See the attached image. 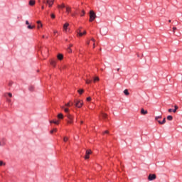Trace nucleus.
I'll return each mask as SVG.
<instances>
[{"mask_svg":"<svg viewBox=\"0 0 182 182\" xmlns=\"http://www.w3.org/2000/svg\"><path fill=\"white\" fill-rule=\"evenodd\" d=\"M57 131V129H53V130L50 131V134H53V133L56 132Z\"/></svg>","mask_w":182,"mask_h":182,"instance_id":"bb28decb","label":"nucleus"},{"mask_svg":"<svg viewBox=\"0 0 182 182\" xmlns=\"http://www.w3.org/2000/svg\"><path fill=\"white\" fill-rule=\"evenodd\" d=\"M92 42H95V38L91 39Z\"/></svg>","mask_w":182,"mask_h":182,"instance_id":"864d4df0","label":"nucleus"},{"mask_svg":"<svg viewBox=\"0 0 182 182\" xmlns=\"http://www.w3.org/2000/svg\"><path fill=\"white\" fill-rule=\"evenodd\" d=\"M63 8H66L64 4L58 6V9H63Z\"/></svg>","mask_w":182,"mask_h":182,"instance_id":"f8f14e48","label":"nucleus"},{"mask_svg":"<svg viewBox=\"0 0 182 182\" xmlns=\"http://www.w3.org/2000/svg\"><path fill=\"white\" fill-rule=\"evenodd\" d=\"M28 29H33V28H35V26H31V25H28L27 26Z\"/></svg>","mask_w":182,"mask_h":182,"instance_id":"cd10ccee","label":"nucleus"},{"mask_svg":"<svg viewBox=\"0 0 182 182\" xmlns=\"http://www.w3.org/2000/svg\"><path fill=\"white\" fill-rule=\"evenodd\" d=\"M100 117L103 120H107V114L105 112H102Z\"/></svg>","mask_w":182,"mask_h":182,"instance_id":"6e6552de","label":"nucleus"},{"mask_svg":"<svg viewBox=\"0 0 182 182\" xmlns=\"http://www.w3.org/2000/svg\"><path fill=\"white\" fill-rule=\"evenodd\" d=\"M174 108H175V110H178V106L175 105V106H174Z\"/></svg>","mask_w":182,"mask_h":182,"instance_id":"37998d69","label":"nucleus"},{"mask_svg":"<svg viewBox=\"0 0 182 182\" xmlns=\"http://www.w3.org/2000/svg\"><path fill=\"white\" fill-rule=\"evenodd\" d=\"M64 111L65 113H69V109L68 108H64Z\"/></svg>","mask_w":182,"mask_h":182,"instance_id":"e433bc0d","label":"nucleus"},{"mask_svg":"<svg viewBox=\"0 0 182 182\" xmlns=\"http://www.w3.org/2000/svg\"><path fill=\"white\" fill-rule=\"evenodd\" d=\"M100 79H99V77H95L94 78V83H96V82H99Z\"/></svg>","mask_w":182,"mask_h":182,"instance_id":"a878e982","label":"nucleus"},{"mask_svg":"<svg viewBox=\"0 0 182 182\" xmlns=\"http://www.w3.org/2000/svg\"><path fill=\"white\" fill-rule=\"evenodd\" d=\"M6 144V139L0 138V146H4Z\"/></svg>","mask_w":182,"mask_h":182,"instance_id":"20e7f679","label":"nucleus"},{"mask_svg":"<svg viewBox=\"0 0 182 182\" xmlns=\"http://www.w3.org/2000/svg\"><path fill=\"white\" fill-rule=\"evenodd\" d=\"M12 85H14V82L9 81V86H12Z\"/></svg>","mask_w":182,"mask_h":182,"instance_id":"58836bf2","label":"nucleus"},{"mask_svg":"<svg viewBox=\"0 0 182 182\" xmlns=\"http://www.w3.org/2000/svg\"><path fill=\"white\" fill-rule=\"evenodd\" d=\"M62 59H63V55H62V54H58V60H62Z\"/></svg>","mask_w":182,"mask_h":182,"instance_id":"4468645a","label":"nucleus"},{"mask_svg":"<svg viewBox=\"0 0 182 182\" xmlns=\"http://www.w3.org/2000/svg\"><path fill=\"white\" fill-rule=\"evenodd\" d=\"M72 123H73V120L69 119V120L68 121V124H72Z\"/></svg>","mask_w":182,"mask_h":182,"instance_id":"473e14b6","label":"nucleus"},{"mask_svg":"<svg viewBox=\"0 0 182 182\" xmlns=\"http://www.w3.org/2000/svg\"><path fill=\"white\" fill-rule=\"evenodd\" d=\"M103 134H109V131H105L104 132H103Z\"/></svg>","mask_w":182,"mask_h":182,"instance_id":"79ce46f5","label":"nucleus"},{"mask_svg":"<svg viewBox=\"0 0 182 182\" xmlns=\"http://www.w3.org/2000/svg\"><path fill=\"white\" fill-rule=\"evenodd\" d=\"M50 65H51V66H53V68H55V66H56V62L55 60H52L50 61Z\"/></svg>","mask_w":182,"mask_h":182,"instance_id":"2eb2a0df","label":"nucleus"},{"mask_svg":"<svg viewBox=\"0 0 182 182\" xmlns=\"http://www.w3.org/2000/svg\"><path fill=\"white\" fill-rule=\"evenodd\" d=\"M168 22H169V23L171 22V20H169Z\"/></svg>","mask_w":182,"mask_h":182,"instance_id":"bf43d9fd","label":"nucleus"},{"mask_svg":"<svg viewBox=\"0 0 182 182\" xmlns=\"http://www.w3.org/2000/svg\"><path fill=\"white\" fill-rule=\"evenodd\" d=\"M71 15H72V16H75V14H71Z\"/></svg>","mask_w":182,"mask_h":182,"instance_id":"13d9d810","label":"nucleus"},{"mask_svg":"<svg viewBox=\"0 0 182 182\" xmlns=\"http://www.w3.org/2000/svg\"><path fill=\"white\" fill-rule=\"evenodd\" d=\"M75 107H78V109H80L83 106V101L76 100H75Z\"/></svg>","mask_w":182,"mask_h":182,"instance_id":"f257e3e1","label":"nucleus"},{"mask_svg":"<svg viewBox=\"0 0 182 182\" xmlns=\"http://www.w3.org/2000/svg\"><path fill=\"white\" fill-rule=\"evenodd\" d=\"M72 9L70 7H66L67 14H70Z\"/></svg>","mask_w":182,"mask_h":182,"instance_id":"6ab92c4d","label":"nucleus"},{"mask_svg":"<svg viewBox=\"0 0 182 182\" xmlns=\"http://www.w3.org/2000/svg\"><path fill=\"white\" fill-rule=\"evenodd\" d=\"M90 41H87V45H90Z\"/></svg>","mask_w":182,"mask_h":182,"instance_id":"3c124183","label":"nucleus"},{"mask_svg":"<svg viewBox=\"0 0 182 182\" xmlns=\"http://www.w3.org/2000/svg\"><path fill=\"white\" fill-rule=\"evenodd\" d=\"M124 93L125 96H129L130 95L128 90H124Z\"/></svg>","mask_w":182,"mask_h":182,"instance_id":"f3484780","label":"nucleus"},{"mask_svg":"<svg viewBox=\"0 0 182 182\" xmlns=\"http://www.w3.org/2000/svg\"><path fill=\"white\" fill-rule=\"evenodd\" d=\"M161 117H162L161 115L156 117L155 120H156V122H159V119H161Z\"/></svg>","mask_w":182,"mask_h":182,"instance_id":"c85d7f7f","label":"nucleus"},{"mask_svg":"<svg viewBox=\"0 0 182 182\" xmlns=\"http://www.w3.org/2000/svg\"><path fill=\"white\" fill-rule=\"evenodd\" d=\"M90 100H92V97H88L87 98V102H90Z\"/></svg>","mask_w":182,"mask_h":182,"instance_id":"ea45409f","label":"nucleus"},{"mask_svg":"<svg viewBox=\"0 0 182 182\" xmlns=\"http://www.w3.org/2000/svg\"><path fill=\"white\" fill-rule=\"evenodd\" d=\"M156 174H149V176H148V180L149 181H153V180H156Z\"/></svg>","mask_w":182,"mask_h":182,"instance_id":"39448f33","label":"nucleus"},{"mask_svg":"<svg viewBox=\"0 0 182 182\" xmlns=\"http://www.w3.org/2000/svg\"><path fill=\"white\" fill-rule=\"evenodd\" d=\"M84 90H78V93L80 95H82L83 93Z\"/></svg>","mask_w":182,"mask_h":182,"instance_id":"72a5a7b5","label":"nucleus"},{"mask_svg":"<svg viewBox=\"0 0 182 182\" xmlns=\"http://www.w3.org/2000/svg\"><path fill=\"white\" fill-rule=\"evenodd\" d=\"M159 124H164L166 123V118H164L162 121H158Z\"/></svg>","mask_w":182,"mask_h":182,"instance_id":"dca6fc26","label":"nucleus"},{"mask_svg":"<svg viewBox=\"0 0 182 182\" xmlns=\"http://www.w3.org/2000/svg\"><path fill=\"white\" fill-rule=\"evenodd\" d=\"M67 51L68 52V53H72V49L70 48V47H68Z\"/></svg>","mask_w":182,"mask_h":182,"instance_id":"c756f323","label":"nucleus"},{"mask_svg":"<svg viewBox=\"0 0 182 182\" xmlns=\"http://www.w3.org/2000/svg\"><path fill=\"white\" fill-rule=\"evenodd\" d=\"M28 90H29L30 92H33V91L35 90V87L33 86V85H30V86L28 87Z\"/></svg>","mask_w":182,"mask_h":182,"instance_id":"9b49d317","label":"nucleus"},{"mask_svg":"<svg viewBox=\"0 0 182 182\" xmlns=\"http://www.w3.org/2000/svg\"><path fill=\"white\" fill-rule=\"evenodd\" d=\"M29 5L31 6H33V5H35V0H30L29 1Z\"/></svg>","mask_w":182,"mask_h":182,"instance_id":"ddd939ff","label":"nucleus"},{"mask_svg":"<svg viewBox=\"0 0 182 182\" xmlns=\"http://www.w3.org/2000/svg\"><path fill=\"white\" fill-rule=\"evenodd\" d=\"M69 26V23H65L63 25V31H65V32H68V27Z\"/></svg>","mask_w":182,"mask_h":182,"instance_id":"1a4fd4ad","label":"nucleus"},{"mask_svg":"<svg viewBox=\"0 0 182 182\" xmlns=\"http://www.w3.org/2000/svg\"><path fill=\"white\" fill-rule=\"evenodd\" d=\"M85 12L84 11V10H82L80 13V16H85Z\"/></svg>","mask_w":182,"mask_h":182,"instance_id":"7c9ffc66","label":"nucleus"},{"mask_svg":"<svg viewBox=\"0 0 182 182\" xmlns=\"http://www.w3.org/2000/svg\"><path fill=\"white\" fill-rule=\"evenodd\" d=\"M63 140H64L65 143H66V141H68V137L65 136Z\"/></svg>","mask_w":182,"mask_h":182,"instance_id":"a19ab883","label":"nucleus"},{"mask_svg":"<svg viewBox=\"0 0 182 182\" xmlns=\"http://www.w3.org/2000/svg\"><path fill=\"white\" fill-rule=\"evenodd\" d=\"M5 163H4V161H0V166H5Z\"/></svg>","mask_w":182,"mask_h":182,"instance_id":"f704fd0d","label":"nucleus"},{"mask_svg":"<svg viewBox=\"0 0 182 182\" xmlns=\"http://www.w3.org/2000/svg\"><path fill=\"white\" fill-rule=\"evenodd\" d=\"M50 16H51L52 19H55V16L53 14H51Z\"/></svg>","mask_w":182,"mask_h":182,"instance_id":"4c0bfd02","label":"nucleus"},{"mask_svg":"<svg viewBox=\"0 0 182 182\" xmlns=\"http://www.w3.org/2000/svg\"><path fill=\"white\" fill-rule=\"evenodd\" d=\"M6 101L8 102V103L12 102V100L10 98H6Z\"/></svg>","mask_w":182,"mask_h":182,"instance_id":"c9c22d12","label":"nucleus"},{"mask_svg":"<svg viewBox=\"0 0 182 182\" xmlns=\"http://www.w3.org/2000/svg\"><path fill=\"white\" fill-rule=\"evenodd\" d=\"M53 33L54 35H56V33H58V31H54Z\"/></svg>","mask_w":182,"mask_h":182,"instance_id":"09e8293b","label":"nucleus"},{"mask_svg":"<svg viewBox=\"0 0 182 182\" xmlns=\"http://www.w3.org/2000/svg\"><path fill=\"white\" fill-rule=\"evenodd\" d=\"M50 123H54V124H59V121L51 120Z\"/></svg>","mask_w":182,"mask_h":182,"instance_id":"4be33fe9","label":"nucleus"},{"mask_svg":"<svg viewBox=\"0 0 182 182\" xmlns=\"http://www.w3.org/2000/svg\"><path fill=\"white\" fill-rule=\"evenodd\" d=\"M37 23H38V29H39V28H42V26H43V25L42 24V22L41 21H38Z\"/></svg>","mask_w":182,"mask_h":182,"instance_id":"9d476101","label":"nucleus"},{"mask_svg":"<svg viewBox=\"0 0 182 182\" xmlns=\"http://www.w3.org/2000/svg\"><path fill=\"white\" fill-rule=\"evenodd\" d=\"M176 30H177V28H176V27H173V32H175V31H176Z\"/></svg>","mask_w":182,"mask_h":182,"instance_id":"a18cd8bd","label":"nucleus"},{"mask_svg":"<svg viewBox=\"0 0 182 182\" xmlns=\"http://www.w3.org/2000/svg\"><path fill=\"white\" fill-rule=\"evenodd\" d=\"M58 119H63V114L62 113H60L58 114Z\"/></svg>","mask_w":182,"mask_h":182,"instance_id":"5701e85b","label":"nucleus"},{"mask_svg":"<svg viewBox=\"0 0 182 182\" xmlns=\"http://www.w3.org/2000/svg\"><path fill=\"white\" fill-rule=\"evenodd\" d=\"M26 25H29V21H26Z\"/></svg>","mask_w":182,"mask_h":182,"instance_id":"de8ad7c7","label":"nucleus"},{"mask_svg":"<svg viewBox=\"0 0 182 182\" xmlns=\"http://www.w3.org/2000/svg\"><path fill=\"white\" fill-rule=\"evenodd\" d=\"M77 35H79V36H83V35H86V31L82 32V30L79 29L77 31Z\"/></svg>","mask_w":182,"mask_h":182,"instance_id":"0eeeda50","label":"nucleus"},{"mask_svg":"<svg viewBox=\"0 0 182 182\" xmlns=\"http://www.w3.org/2000/svg\"><path fill=\"white\" fill-rule=\"evenodd\" d=\"M141 114H147V110H144V109H141Z\"/></svg>","mask_w":182,"mask_h":182,"instance_id":"a211bd4d","label":"nucleus"},{"mask_svg":"<svg viewBox=\"0 0 182 182\" xmlns=\"http://www.w3.org/2000/svg\"><path fill=\"white\" fill-rule=\"evenodd\" d=\"M6 95H9V97H12V93L8 92V93L5 94V96H6Z\"/></svg>","mask_w":182,"mask_h":182,"instance_id":"2f4dec72","label":"nucleus"},{"mask_svg":"<svg viewBox=\"0 0 182 182\" xmlns=\"http://www.w3.org/2000/svg\"><path fill=\"white\" fill-rule=\"evenodd\" d=\"M172 112H173V113H176V112H177V110H176V109H172Z\"/></svg>","mask_w":182,"mask_h":182,"instance_id":"49530a36","label":"nucleus"},{"mask_svg":"<svg viewBox=\"0 0 182 182\" xmlns=\"http://www.w3.org/2000/svg\"><path fill=\"white\" fill-rule=\"evenodd\" d=\"M43 38H45V36H43Z\"/></svg>","mask_w":182,"mask_h":182,"instance_id":"052dcab7","label":"nucleus"},{"mask_svg":"<svg viewBox=\"0 0 182 182\" xmlns=\"http://www.w3.org/2000/svg\"><path fill=\"white\" fill-rule=\"evenodd\" d=\"M81 124H83V121H81Z\"/></svg>","mask_w":182,"mask_h":182,"instance_id":"4d7b16f0","label":"nucleus"},{"mask_svg":"<svg viewBox=\"0 0 182 182\" xmlns=\"http://www.w3.org/2000/svg\"><path fill=\"white\" fill-rule=\"evenodd\" d=\"M96 19V14L93 11H90V21L93 22Z\"/></svg>","mask_w":182,"mask_h":182,"instance_id":"f03ea898","label":"nucleus"},{"mask_svg":"<svg viewBox=\"0 0 182 182\" xmlns=\"http://www.w3.org/2000/svg\"><path fill=\"white\" fill-rule=\"evenodd\" d=\"M168 112L169 113H171V112H173V109H168Z\"/></svg>","mask_w":182,"mask_h":182,"instance_id":"c03bdc74","label":"nucleus"},{"mask_svg":"<svg viewBox=\"0 0 182 182\" xmlns=\"http://www.w3.org/2000/svg\"><path fill=\"white\" fill-rule=\"evenodd\" d=\"M90 154H92V151L91 150H87L85 157V160H87L89 159V156H90Z\"/></svg>","mask_w":182,"mask_h":182,"instance_id":"423d86ee","label":"nucleus"},{"mask_svg":"<svg viewBox=\"0 0 182 182\" xmlns=\"http://www.w3.org/2000/svg\"><path fill=\"white\" fill-rule=\"evenodd\" d=\"M85 83L87 85H90V83H92V80L90 79L85 80Z\"/></svg>","mask_w":182,"mask_h":182,"instance_id":"aec40b11","label":"nucleus"},{"mask_svg":"<svg viewBox=\"0 0 182 182\" xmlns=\"http://www.w3.org/2000/svg\"><path fill=\"white\" fill-rule=\"evenodd\" d=\"M95 46H96L95 45V43H93V48H95Z\"/></svg>","mask_w":182,"mask_h":182,"instance_id":"5fc2aeb1","label":"nucleus"},{"mask_svg":"<svg viewBox=\"0 0 182 182\" xmlns=\"http://www.w3.org/2000/svg\"><path fill=\"white\" fill-rule=\"evenodd\" d=\"M68 120H73V116H72L71 114H68Z\"/></svg>","mask_w":182,"mask_h":182,"instance_id":"b1692460","label":"nucleus"},{"mask_svg":"<svg viewBox=\"0 0 182 182\" xmlns=\"http://www.w3.org/2000/svg\"><path fill=\"white\" fill-rule=\"evenodd\" d=\"M54 1L55 0H43V3L47 4L48 5L49 8H52Z\"/></svg>","mask_w":182,"mask_h":182,"instance_id":"7ed1b4c3","label":"nucleus"},{"mask_svg":"<svg viewBox=\"0 0 182 182\" xmlns=\"http://www.w3.org/2000/svg\"><path fill=\"white\" fill-rule=\"evenodd\" d=\"M41 9H45V6H41Z\"/></svg>","mask_w":182,"mask_h":182,"instance_id":"603ef678","label":"nucleus"},{"mask_svg":"<svg viewBox=\"0 0 182 182\" xmlns=\"http://www.w3.org/2000/svg\"><path fill=\"white\" fill-rule=\"evenodd\" d=\"M167 120H169L170 122H171V120H173V116H171V115L168 116Z\"/></svg>","mask_w":182,"mask_h":182,"instance_id":"393cba45","label":"nucleus"},{"mask_svg":"<svg viewBox=\"0 0 182 182\" xmlns=\"http://www.w3.org/2000/svg\"><path fill=\"white\" fill-rule=\"evenodd\" d=\"M72 46H73V45H72V44H70V46H68V48H72Z\"/></svg>","mask_w":182,"mask_h":182,"instance_id":"8fccbe9b","label":"nucleus"},{"mask_svg":"<svg viewBox=\"0 0 182 182\" xmlns=\"http://www.w3.org/2000/svg\"><path fill=\"white\" fill-rule=\"evenodd\" d=\"M65 106L67 107H70V106H73V102H68V103H67V104H65Z\"/></svg>","mask_w":182,"mask_h":182,"instance_id":"412c9836","label":"nucleus"},{"mask_svg":"<svg viewBox=\"0 0 182 182\" xmlns=\"http://www.w3.org/2000/svg\"><path fill=\"white\" fill-rule=\"evenodd\" d=\"M117 72H119V70H120V68L117 69Z\"/></svg>","mask_w":182,"mask_h":182,"instance_id":"6e6d98bb","label":"nucleus"}]
</instances>
